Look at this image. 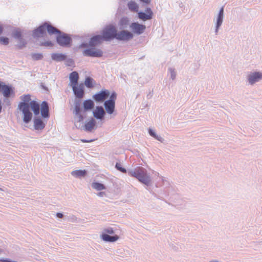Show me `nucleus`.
Listing matches in <instances>:
<instances>
[{
    "label": "nucleus",
    "instance_id": "obj_1",
    "mask_svg": "<svg viewBox=\"0 0 262 262\" xmlns=\"http://www.w3.org/2000/svg\"><path fill=\"white\" fill-rule=\"evenodd\" d=\"M95 107V103L91 99L85 100L82 103L80 104L79 113L76 114L75 112V106H74L73 113L74 115L75 126L77 128L80 127V122L86 117L87 112L93 111Z\"/></svg>",
    "mask_w": 262,
    "mask_h": 262
},
{
    "label": "nucleus",
    "instance_id": "obj_2",
    "mask_svg": "<svg viewBox=\"0 0 262 262\" xmlns=\"http://www.w3.org/2000/svg\"><path fill=\"white\" fill-rule=\"evenodd\" d=\"M127 174L129 176L135 178L140 183L146 186H149L151 184V178L148 174L147 171L143 167H137L127 170Z\"/></svg>",
    "mask_w": 262,
    "mask_h": 262
},
{
    "label": "nucleus",
    "instance_id": "obj_3",
    "mask_svg": "<svg viewBox=\"0 0 262 262\" xmlns=\"http://www.w3.org/2000/svg\"><path fill=\"white\" fill-rule=\"evenodd\" d=\"M23 100L20 102L18 105V108L23 113V121L26 123H29L32 118V113L30 112L28 110L29 103L31 100V95L29 94L25 95L21 97Z\"/></svg>",
    "mask_w": 262,
    "mask_h": 262
},
{
    "label": "nucleus",
    "instance_id": "obj_4",
    "mask_svg": "<svg viewBox=\"0 0 262 262\" xmlns=\"http://www.w3.org/2000/svg\"><path fill=\"white\" fill-rule=\"evenodd\" d=\"M73 93L75 98L74 101V105L75 106L76 114L79 113L80 104L81 103V99L84 95V89L82 83L72 87Z\"/></svg>",
    "mask_w": 262,
    "mask_h": 262
},
{
    "label": "nucleus",
    "instance_id": "obj_5",
    "mask_svg": "<svg viewBox=\"0 0 262 262\" xmlns=\"http://www.w3.org/2000/svg\"><path fill=\"white\" fill-rule=\"evenodd\" d=\"M117 29L112 24L106 26L101 32V36L104 41H110L116 38Z\"/></svg>",
    "mask_w": 262,
    "mask_h": 262
},
{
    "label": "nucleus",
    "instance_id": "obj_6",
    "mask_svg": "<svg viewBox=\"0 0 262 262\" xmlns=\"http://www.w3.org/2000/svg\"><path fill=\"white\" fill-rule=\"evenodd\" d=\"M56 40L58 45L62 47H70L72 43L71 35L61 31L56 35Z\"/></svg>",
    "mask_w": 262,
    "mask_h": 262
},
{
    "label": "nucleus",
    "instance_id": "obj_7",
    "mask_svg": "<svg viewBox=\"0 0 262 262\" xmlns=\"http://www.w3.org/2000/svg\"><path fill=\"white\" fill-rule=\"evenodd\" d=\"M117 93L113 91L110 96L109 99L104 102L105 111L108 114H113L115 110V102L117 99Z\"/></svg>",
    "mask_w": 262,
    "mask_h": 262
},
{
    "label": "nucleus",
    "instance_id": "obj_8",
    "mask_svg": "<svg viewBox=\"0 0 262 262\" xmlns=\"http://www.w3.org/2000/svg\"><path fill=\"white\" fill-rule=\"evenodd\" d=\"M115 231L112 227L105 228L103 230L101 237L103 241L107 242H115L119 238V236L114 234Z\"/></svg>",
    "mask_w": 262,
    "mask_h": 262
},
{
    "label": "nucleus",
    "instance_id": "obj_9",
    "mask_svg": "<svg viewBox=\"0 0 262 262\" xmlns=\"http://www.w3.org/2000/svg\"><path fill=\"white\" fill-rule=\"evenodd\" d=\"M0 93L5 98V101H7V98H13L15 96L14 88L11 84H7L3 81L1 82Z\"/></svg>",
    "mask_w": 262,
    "mask_h": 262
},
{
    "label": "nucleus",
    "instance_id": "obj_10",
    "mask_svg": "<svg viewBox=\"0 0 262 262\" xmlns=\"http://www.w3.org/2000/svg\"><path fill=\"white\" fill-rule=\"evenodd\" d=\"M246 79L249 85H252L262 80V72L258 71L250 72L247 75Z\"/></svg>",
    "mask_w": 262,
    "mask_h": 262
},
{
    "label": "nucleus",
    "instance_id": "obj_11",
    "mask_svg": "<svg viewBox=\"0 0 262 262\" xmlns=\"http://www.w3.org/2000/svg\"><path fill=\"white\" fill-rule=\"evenodd\" d=\"M134 37L133 33L128 30L122 29L120 31H117L116 39L119 41H127Z\"/></svg>",
    "mask_w": 262,
    "mask_h": 262
},
{
    "label": "nucleus",
    "instance_id": "obj_12",
    "mask_svg": "<svg viewBox=\"0 0 262 262\" xmlns=\"http://www.w3.org/2000/svg\"><path fill=\"white\" fill-rule=\"evenodd\" d=\"M82 54L83 56L86 57L100 58L103 56V51L95 48H89L84 49Z\"/></svg>",
    "mask_w": 262,
    "mask_h": 262
},
{
    "label": "nucleus",
    "instance_id": "obj_13",
    "mask_svg": "<svg viewBox=\"0 0 262 262\" xmlns=\"http://www.w3.org/2000/svg\"><path fill=\"white\" fill-rule=\"evenodd\" d=\"M110 91L108 90L102 89L94 95L92 98L96 102L102 103L104 102L107 98L110 97Z\"/></svg>",
    "mask_w": 262,
    "mask_h": 262
},
{
    "label": "nucleus",
    "instance_id": "obj_14",
    "mask_svg": "<svg viewBox=\"0 0 262 262\" xmlns=\"http://www.w3.org/2000/svg\"><path fill=\"white\" fill-rule=\"evenodd\" d=\"M224 17V7H222L220 9L216 17V21L215 23V33L216 35L218 34L219 30L223 24Z\"/></svg>",
    "mask_w": 262,
    "mask_h": 262
},
{
    "label": "nucleus",
    "instance_id": "obj_15",
    "mask_svg": "<svg viewBox=\"0 0 262 262\" xmlns=\"http://www.w3.org/2000/svg\"><path fill=\"white\" fill-rule=\"evenodd\" d=\"M129 27L132 32L137 35H141L144 32L146 29L145 25L140 24L138 22L132 23Z\"/></svg>",
    "mask_w": 262,
    "mask_h": 262
},
{
    "label": "nucleus",
    "instance_id": "obj_16",
    "mask_svg": "<svg viewBox=\"0 0 262 262\" xmlns=\"http://www.w3.org/2000/svg\"><path fill=\"white\" fill-rule=\"evenodd\" d=\"M93 115L94 118L96 119L103 120L106 115V112L102 106H97L93 110Z\"/></svg>",
    "mask_w": 262,
    "mask_h": 262
},
{
    "label": "nucleus",
    "instance_id": "obj_17",
    "mask_svg": "<svg viewBox=\"0 0 262 262\" xmlns=\"http://www.w3.org/2000/svg\"><path fill=\"white\" fill-rule=\"evenodd\" d=\"M138 15L139 19L145 21L152 18L153 12L150 8L147 7L145 9V12L140 11L138 13Z\"/></svg>",
    "mask_w": 262,
    "mask_h": 262
},
{
    "label": "nucleus",
    "instance_id": "obj_18",
    "mask_svg": "<svg viewBox=\"0 0 262 262\" xmlns=\"http://www.w3.org/2000/svg\"><path fill=\"white\" fill-rule=\"evenodd\" d=\"M46 34L44 24H42L32 32V36L34 38L42 37Z\"/></svg>",
    "mask_w": 262,
    "mask_h": 262
},
{
    "label": "nucleus",
    "instance_id": "obj_19",
    "mask_svg": "<svg viewBox=\"0 0 262 262\" xmlns=\"http://www.w3.org/2000/svg\"><path fill=\"white\" fill-rule=\"evenodd\" d=\"M40 112L43 118H49L50 117L49 103L46 101H43L40 104Z\"/></svg>",
    "mask_w": 262,
    "mask_h": 262
},
{
    "label": "nucleus",
    "instance_id": "obj_20",
    "mask_svg": "<svg viewBox=\"0 0 262 262\" xmlns=\"http://www.w3.org/2000/svg\"><path fill=\"white\" fill-rule=\"evenodd\" d=\"M104 41L101 35H95L90 39V48H95L100 45Z\"/></svg>",
    "mask_w": 262,
    "mask_h": 262
},
{
    "label": "nucleus",
    "instance_id": "obj_21",
    "mask_svg": "<svg viewBox=\"0 0 262 262\" xmlns=\"http://www.w3.org/2000/svg\"><path fill=\"white\" fill-rule=\"evenodd\" d=\"M82 127L86 132H92L96 127V121L94 118L92 117L89 121L87 122L84 126H82L80 124V127L79 129Z\"/></svg>",
    "mask_w": 262,
    "mask_h": 262
},
{
    "label": "nucleus",
    "instance_id": "obj_22",
    "mask_svg": "<svg viewBox=\"0 0 262 262\" xmlns=\"http://www.w3.org/2000/svg\"><path fill=\"white\" fill-rule=\"evenodd\" d=\"M40 106L38 102L35 100H32L29 103L28 110L30 112H32V111L35 116H38L40 114Z\"/></svg>",
    "mask_w": 262,
    "mask_h": 262
},
{
    "label": "nucleus",
    "instance_id": "obj_23",
    "mask_svg": "<svg viewBox=\"0 0 262 262\" xmlns=\"http://www.w3.org/2000/svg\"><path fill=\"white\" fill-rule=\"evenodd\" d=\"M46 32L47 31L50 35L56 34L59 32L60 30L53 26L49 21L43 23Z\"/></svg>",
    "mask_w": 262,
    "mask_h": 262
},
{
    "label": "nucleus",
    "instance_id": "obj_24",
    "mask_svg": "<svg viewBox=\"0 0 262 262\" xmlns=\"http://www.w3.org/2000/svg\"><path fill=\"white\" fill-rule=\"evenodd\" d=\"M45 123L40 117H35L34 118V127L35 130H41L45 127Z\"/></svg>",
    "mask_w": 262,
    "mask_h": 262
},
{
    "label": "nucleus",
    "instance_id": "obj_25",
    "mask_svg": "<svg viewBox=\"0 0 262 262\" xmlns=\"http://www.w3.org/2000/svg\"><path fill=\"white\" fill-rule=\"evenodd\" d=\"M69 79L72 87L78 85V81L79 79V75L76 71H73L70 74Z\"/></svg>",
    "mask_w": 262,
    "mask_h": 262
},
{
    "label": "nucleus",
    "instance_id": "obj_26",
    "mask_svg": "<svg viewBox=\"0 0 262 262\" xmlns=\"http://www.w3.org/2000/svg\"><path fill=\"white\" fill-rule=\"evenodd\" d=\"M51 58L56 62H60L66 60L67 55L62 53H52Z\"/></svg>",
    "mask_w": 262,
    "mask_h": 262
},
{
    "label": "nucleus",
    "instance_id": "obj_27",
    "mask_svg": "<svg viewBox=\"0 0 262 262\" xmlns=\"http://www.w3.org/2000/svg\"><path fill=\"white\" fill-rule=\"evenodd\" d=\"M129 23V19L127 17H122L118 22V25L120 29H126Z\"/></svg>",
    "mask_w": 262,
    "mask_h": 262
},
{
    "label": "nucleus",
    "instance_id": "obj_28",
    "mask_svg": "<svg viewBox=\"0 0 262 262\" xmlns=\"http://www.w3.org/2000/svg\"><path fill=\"white\" fill-rule=\"evenodd\" d=\"M72 176L75 178L84 177L87 174V171L86 170H76L72 171L71 172Z\"/></svg>",
    "mask_w": 262,
    "mask_h": 262
},
{
    "label": "nucleus",
    "instance_id": "obj_29",
    "mask_svg": "<svg viewBox=\"0 0 262 262\" xmlns=\"http://www.w3.org/2000/svg\"><path fill=\"white\" fill-rule=\"evenodd\" d=\"M127 7L132 12H137L139 9V6L134 1H130L128 3Z\"/></svg>",
    "mask_w": 262,
    "mask_h": 262
},
{
    "label": "nucleus",
    "instance_id": "obj_30",
    "mask_svg": "<svg viewBox=\"0 0 262 262\" xmlns=\"http://www.w3.org/2000/svg\"><path fill=\"white\" fill-rule=\"evenodd\" d=\"M92 187L97 190H102L106 189V187L104 185L97 182H93L92 183Z\"/></svg>",
    "mask_w": 262,
    "mask_h": 262
},
{
    "label": "nucleus",
    "instance_id": "obj_31",
    "mask_svg": "<svg viewBox=\"0 0 262 262\" xmlns=\"http://www.w3.org/2000/svg\"><path fill=\"white\" fill-rule=\"evenodd\" d=\"M94 79L92 77L88 76L85 79L84 84L88 88H92L94 86Z\"/></svg>",
    "mask_w": 262,
    "mask_h": 262
},
{
    "label": "nucleus",
    "instance_id": "obj_32",
    "mask_svg": "<svg viewBox=\"0 0 262 262\" xmlns=\"http://www.w3.org/2000/svg\"><path fill=\"white\" fill-rule=\"evenodd\" d=\"M12 35L14 38L17 39H21V37H23L22 33L18 28L15 29L13 31Z\"/></svg>",
    "mask_w": 262,
    "mask_h": 262
},
{
    "label": "nucleus",
    "instance_id": "obj_33",
    "mask_svg": "<svg viewBox=\"0 0 262 262\" xmlns=\"http://www.w3.org/2000/svg\"><path fill=\"white\" fill-rule=\"evenodd\" d=\"M31 57L32 60L34 61H38L42 60L43 58V56L42 53H32L31 54Z\"/></svg>",
    "mask_w": 262,
    "mask_h": 262
},
{
    "label": "nucleus",
    "instance_id": "obj_34",
    "mask_svg": "<svg viewBox=\"0 0 262 262\" xmlns=\"http://www.w3.org/2000/svg\"><path fill=\"white\" fill-rule=\"evenodd\" d=\"M115 168L117 169V170L122 173H124L127 172V170L124 167H123L120 163L117 162L116 163Z\"/></svg>",
    "mask_w": 262,
    "mask_h": 262
},
{
    "label": "nucleus",
    "instance_id": "obj_35",
    "mask_svg": "<svg viewBox=\"0 0 262 262\" xmlns=\"http://www.w3.org/2000/svg\"><path fill=\"white\" fill-rule=\"evenodd\" d=\"M168 71L170 74V78L172 80H174L177 76V72L175 71V69L172 68H169Z\"/></svg>",
    "mask_w": 262,
    "mask_h": 262
},
{
    "label": "nucleus",
    "instance_id": "obj_36",
    "mask_svg": "<svg viewBox=\"0 0 262 262\" xmlns=\"http://www.w3.org/2000/svg\"><path fill=\"white\" fill-rule=\"evenodd\" d=\"M0 43L4 45H8L9 43V39L7 37H0Z\"/></svg>",
    "mask_w": 262,
    "mask_h": 262
},
{
    "label": "nucleus",
    "instance_id": "obj_37",
    "mask_svg": "<svg viewBox=\"0 0 262 262\" xmlns=\"http://www.w3.org/2000/svg\"><path fill=\"white\" fill-rule=\"evenodd\" d=\"M53 45H54L53 43L50 40L41 42L40 43V46H41L52 47V46H53Z\"/></svg>",
    "mask_w": 262,
    "mask_h": 262
},
{
    "label": "nucleus",
    "instance_id": "obj_38",
    "mask_svg": "<svg viewBox=\"0 0 262 262\" xmlns=\"http://www.w3.org/2000/svg\"><path fill=\"white\" fill-rule=\"evenodd\" d=\"M89 44H90V41H89V42H83L80 45L79 48H86V49L89 48H90V45H89Z\"/></svg>",
    "mask_w": 262,
    "mask_h": 262
},
{
    "label": "nucleus",
    "instance_id": "obj_39",
    "mask_svg": "<svg viewBox=\"0 0 262 262\" xmlns=\"http://www.w3.org/2000/svg\"><path fill=\"white\" fill-rule=\"evenodd\" d=\"M18 40H19V43H20V46H19L20 48L25 47L26 45H27V42L23 37H21V39H19Z\"/></svg>",
    "mask_w": 262,
    "mask_h": 262
},
{
    "label": "nucleus",
    "instance_id": "obj_40",
    "mask_svg": "<svg viewBox=\"0 0 262 262\" xmlns=\"http://www.w3.org/2000/svg\"><path fill=\"white\" fill-rule=\"evenodd\" d=\"M66 65L68 66H72L74 64V60L71 58L66 59Z\"/></svg>",
    "mask_w": 262,
    "mask_h": 262
},
{
    "label": "nucleus",
    "instance_id": "obj_41",
    "mask_svg": "<svg viewBox=\"0 0 262 262\" xmlns=\"http://www.w3.org/2000/svg\"><path fill=\"white\" fill-rule=\"evenodd\" d=\"M148 134L150 136H151L153 138H155V137L157 135L155 130L150 128L148 129Z\"/></svg>",
    "mask_w": 262,
    "mask_h": 262
},
{
    "label": "nucleus",
    "instance_id": "obj_42",
    "mask_svg": "<svg viewBox=\"0 0 262 262\" xmlns=\"http://www.w3.org/2000/svg\"><path fill=\"white\" fill-rule=\"evenodd\" d=\"M154 138L161 143H164V141H165L164 139L162 137L158 136L157 135H156Z\"/></svg>",
    "mask_w": 262,
    "mask_h": 262
},
{
    "label": "nucleus",
    "instance_id": "obj_43",
    "mask_svg": "<svg viewBox=\"0 0 262 262\" xmlns=\"http://www.w3.org/2000/svg\"><path fill=\"white\" fill-rule=\"evenodd\" d=\"M0 262H17L16 261L12 260L9 258H1Z\"/></svg>",
    "mask_w": 262,
    "mask_h": 262
},
{
    "label": "nucleus",
    "instance_id": "obj_44",
    "mask_svg": "<svg viewBox=\"0 0 262 262\" xmlns=\"http://www.w3.org/2000/svg\"><path fill=\"white\" fill-rule=\"evenodd\" d=\"M80 141L82 143H90L93 142L94 140L81 139Z\"/></svg>",
    "mask_w": 262,
    "mask_h": 262
},
{
    "label": "nucleus",
    "instance_id": "obj_45",
    "mask_svg": "<svg viewBox=\"0 0 262 262\" xmlns=\"http://www.w3.org/2000/svg\"><path fill=\"white\" fill-rule=\"evenodd\" d=\"M9 98H7V101H5V98H4V102L8 106L10 105V104H11V102H10V101L9 100Z\"/></svg>",
    "mask_w": 262,
    "mask_h": 262
},
{
    "label": "nucleus",
    "instance_id": "obj_46",
    "mask_svg": "<svg viewBox=\"0 0 262 262\" xmlns=\"http://www.w3.org/2000/svg\"><path fill=\"white\" fill-rule=\"evenodd\" d=\"M63 216V214L61 212H57L56 213V216L58 218H62Z\"/></svg>",
    "mask_w": 262,
    "mask_h": 262
},
{
    "label": "nucleus",
    "instance_id": "obj_47",
    "mask_svg": "<svg viewBox=\"0 0 262 262\" xmlns=\"http://www.w3.org/2000/svg\"><path fill=\"white\" fill-rule=\"evenodd\" d=\"M140 2L145 4H149L150 2V0H139Z\"/></svg>",
    "mask_w": 262,
    "mask_h": 262
},
{
    "label": "nucleus",
    "instance_id": "obj_48",
    "mask_svg": "<svg viewBox=\"0 0 262 262\" xmlns=\"http://www.w3.org/2000/svg\"><path fill=\"white\" fill-rule=\"evenodd\" d=\"M105 194L104 192H99L97 193V195L100 197L103 196Z\"/></svg>",
    "mask_w": 262,
    "mask_h": 262
},
{
    "label": "nucleus",
    "instance_id": "obj_49",
    "mask_svg": "<svg viewBox=\"0 0 262 262\" xmlns=\"http://www.w3.org/2000/svg\"><path fill=\"white\" fill-rule=\"evenodd\" d=\"M3 27H2V26H1L0 25V35L2 34L3 32Z\"/></svg>",
    "mask_w": 262,
    "mask_h": 262
},
{
    "label": "nucleus",
    "instance_id": "obj_50",
    "mask_svg": "<svg viewBox=\"0 0 262 262\" xmlns=\"http://www.w3.org/2000/svg\"><path fill=\"white\" fill-rule=\"evenodd\" d=\"M152 95L151 94V93L150 92L147 95V98L148 99H150L151 98Z\"/></svg>",
    "mask_w": 262,
    "mask_h": 262
},
{
    "label": "nucleus",
    "instance_id": "obj_51",
    "mask_svg": "<svg viewBox=\"0 0 262 262\" xmlns=\"http://www.w3.org/2000/svg\"><path fill=\"white\" fill-rule=\"evenodd\" d=\"M74 219H75V216H73H73H72V220H74Z\"/></svg>",
    "mask_w": 262,
    "mask_h": 262
},
{
    "label": "nucleus",
    "instance_id": "obj_52",
    "mask_svg": "<svg viewBox=\"0 0 262 262\" xmlns=\"http://www.w3.org/2000/svg\"><path fill=\"white\" fill-rule=\"evenodd\" d=\"M209 262H219V261H209Z\"/></svg>",
    "mask_w": 262,
    "mask_h": 262
}]
</instances>
